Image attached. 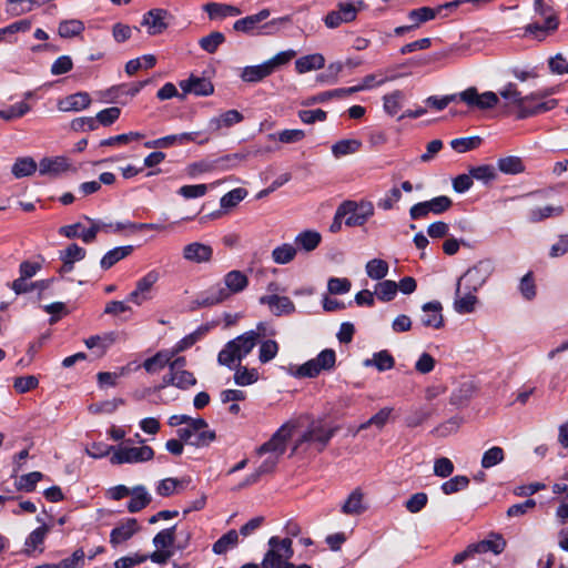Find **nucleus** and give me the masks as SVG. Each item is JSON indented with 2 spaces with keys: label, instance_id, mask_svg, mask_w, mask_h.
<instances>
[{
  "label": "nucleus",
  "instance_id": "obj_1",
  "mask_svg": "<svg viewBox=\"0 0 568 568\" xmlns=\"http://www.w3.org/2000/svg\"><path fill=\"white\" fill-rule=\"evenodd\" d=\"M264 323H258L256 331L252 329L227 342L217 355V363L230 369H235L234 383L239 386L252 385L258 379V372L255 368H247L241 365L261 338V331Z\"/></svg>",
  "mask_w": 568,
  "mask_h": 568
},
{
  "label": "nucleus",
  "instance_id": "obj_2",
  "mask_svg": "<svg viewBox=\"0 0 568 568\" xmlns=\"http://www.w3.org/2000/svg\"><path fill=\"white\" fill-rule=\"evenodd\" d=\"M498 94L505 100L506 108H517V119H526L537 115L552 110L557 105V100L555 99L530 105L529 102L531 100H537L544 95L540 93H532L530 95L523 97L515 83L506 84L501 90H499Z\"/></svg>",
  "mask_w": 568,
  "mask_h": 568
},
{
  "label": "nucleus",
  "instance_id": "obj_3",
  "mask_svg": "<svg viewBox=\"0 0 568 568\" xmlns=\"http://www.w3.org/2000/svg\"><path fill=\"white\" fill-rule=\"evenodd\" d=\"M224 286L217 284L207 290L193 303L192 310L210 307L227 300L232 294L243 292L248 285V277L241 271H230L224 275Z\"/></svg>",
  "mask_w": 568,
  "mask_h": 568
},
{
  "label": "nucleus",
  "instance_id": "obj_4",
  "mask_svg": "<svg viewBox=\"0 0 568 568\" xmlns=\"http://www.w3.org/2000/svg\"><path fill=\"white\" fill-rule=\"evenodd\" d=\"M338 426L327 424L323 419L312 420L302 435L295 440L293 453L298 449H314L322 453L335 436Z\"/></svg>",
  "mask_w": 568,
  "mask_h": 568
},
{
  "label": "nucleus",
  "instance_id": "obj_5",
  "mask_svg": "<svg viewBox=\"0 0 568 568\" xmlns=\"http://www.w3.org/2000/svg\"><path fill=\"white\" fill-rule=\"evenodd\" d=\"M270 14L268 9H263L255 14L246 16L234 22L233 30L248 36H272L280 30L282 23L290 21L288 17H281L262 23Z\"/></svg>",
  "mask_w": 568,
  "mask_h": 568
},
{
  "label": "nucleus",
  "instance_id": "obj_6",
  "mask_svg": "<svg viewBox=\"0 0 568 568\" xmlns=\"http://www.w3.org/2000/svg\"><path fill=\"white\" fill-rule=\"evenodd\" d=\"M268 546L270 549L261 562L262 568L293 567V564L288 561L293 556L292 540L290 538L280 539L278 537H271Z\"/></svg>",
  "mask_w": 568,
  "mask_h": 568
},
{
  "label": "nucleus",
  "instance_id": "obj_7",
  "mask_svg": "<svg viewBox=\"0 0 568 568\" xmlns=\"http://www.w3.org/2000/svg\"><path fill=\"white\" fill-rule=\"evenodd\" d=\"M176 434L185 444L195 447L209 446L216 437L203 418H194L187 426L179 428Z\"/></svg>",
  "mask_w": 568,
  "mask_h": 568
},
{
  "label": "nucleus",
  "instance_id": "obj_8",
  "mask_svg": "<svg viewBox=\"0 0 568 568\" xmlns=\"http://www.w3.org/2000/svg\"><path fill=\"white\" fill-rule=\"evenodd\" d=\"M495 271L494 262L489 258L478 261L469 267L463 276L459 277L456 293L459 294L463 286L473 291H478L491 276Z\"/></svg>",
  "mask_w": 568,
  "mask_h": 568
},
{
  "label": "nucleus",
  "instance_id": "obj_9",
  "mask_svg": "<svg viewBox=\"0 0 568 568\" xmlns=\"http://www.w3.org/2000/svg\"><path fill=\"white\" fill-rule=\"evenodd\" d=\"M338 215H346L345 224L347 226H362L374 215V205L372 202L344 201L338 206Z\"/></svg>",
  "mask_w": 568,
  "mask_h": 568
},
{
  "label": "nucleus",
  "instance_id": "obj_10",
  "mask_svg": "<svg viewBox=\"0 0 568 568\" xmlns=\"http://www.w3.org/2000/svg\"><path fill=\"white\" fill-rule=\"evenodd\" d=\"M154 457L152 447L143 445L140 447L120 446L114 449L110 460L113 465L136 464L151 460Z\"/></svg>",
  "mask_w": 568,
  "mask_h": 568
},
{
  "label": "nucleus",
  "instance_id": "obj_11",
  "mask_svg": "<svg viewBox=\"0 0 568 568\" xmlns=\"http://www.w3.org/2000/svg\"><path fill=\"white\" fill-rule=\"evenodd\" d=\"M293 429L294 425L290 423L283 424L267 442L256 449V453L258 455L274 454V457L278 458L285 453L286 444L292 437Z\"/></svg>",
  "mask_w": 568,
  "mask_h": 568
},
{
  "label": "nucleus",
  "instance_id": "obj_12",
  "mask_svg": "<svg viewBox=\"0 0 568 568\" xmlns=\"http://www.w3.org/2000/svg\"><path fill=\"white\" fill-rule=\"evenodd\" d=\"M458 98L469 106L479 110H488L496 106L499 102L498 94L491 91L478 93L475 87H470L458 94Z\"/></svg>",
  "mask_w": 568,
  "mask_h": 568
},
{
  "label": "nucleus",
  "instance_id": "obj_13",
  "mask_svg": "<svg viewBox=\"0 0 568 568\" xmlns=\"http://www.w3.org/2000/svg\"><path fill=\"white\" fill-rule=\"evenodd\" d=\"M358 9L353 2H339L337 10L329 11L325 18L324 23L329 29H335L342 23H348L356 19Z\"/></svg>",
  "mask_w": 568,
  "mask_h": 568
},
{
  "label": "nucleus",
  "instance_id": "obj_14",
  "mask_svg": "<svg viewBox=\"0 0 568 568\" xmlns=\"http://www.w3.org/2000/svg\"><path fill=\"white\" fill-rule=\"evenodd\" d=\"M159 278L160 275L158 271L152 270L148 272L142 278H140L136 282L135 290L129 294L128 301L136 305H141L143 302L150 300L151 288L159 281Z\"/></svg>",
  "mask_w": 568,
  "mask_h": 568
},
{
  "label": "nucleus",
  "instance_id": "obj_15",
  "mask_svg": "<svg viewBox=\"0 0 568 568\" xmlns=\"http://www.w3.org/2000/svg\"><path fill=\"white\" fill-rule=\"evenodd\" d=\"M260 304L267 305L274 316L291 315L295 312V304L287 296L267 294L258 298Z\"/></svg>",
  "mask_w": 568,
  "mask_h": 568
},
{
  "label": "nucleus",
  "instance_id": "obj_16",
  "mask_svg": "<svg viewBox=\"0 0 568 568\" xmlns=\"http://www.w3.org/2000/svg\"><path fill=\"white\" fill-rule=\"evenodd\" d=\"M169 12L165 9L155 8L144 13L142 26L148 28L150 36H158L163 33L168 28L166 18Z\"/></svg>",
  "mask_w": 568,
  "mask_h": 568
},
{
  "label": "nucleus",
  "instance_id": "obj_17",
  "mask_svg": "<svg viewBox=\"0 0 568 568\" xmlns=\"http://www.w3.org/2000/svg\"><path fill=\"white\" fill-rule=\"evenodd\" d=\"M70 169L71 164L65 156H47L39 162V173L43 176L58 178Z\"/></svg>",
  "mask_w": 568,
  "mask_h": 568
},
{
  "label": "nucleus",
  "instance_id": "obj_18",
  "mask_svg": "<svg viewBox=\"0 0 568 568\" xmlns=\"http://www.w3.org/2000/svg\"><path fill=\"white\" fill-rule=\"evenodd\" d=\"M100 224H91L85 229L81 223H74L60 227L59 233L68 239H81L85 244L94 242L97 234L100 232Z\"/></svg>",
  "mask_w": 568,
  "mask_h": 568
},
{
  "label": "nucleus",
  "instance_id": "obj_19",
  "mask_svg": "<svg viewBox=\"0 0 568 568\" xmlns=\"http://www.w3.org/2000/svg\"><path fill=\"white\" fill-rule=\"evenodd\" d=\"M183 258L191 263H207L213 257V248L209 244L193 242L183 247Z\"/></svg>",
  "mask_w": 568,
  "mask_h": 568
},
{
  "label": "nucleus",
  "instance_id": "obj_20",
  "mask_svg": "<svg viewBox=\"0 0 568 568\" xmlns=\"http://www.w3.org/2000/svg\"><path fill=\"white\" fill-rule=\"evenodd\" d=\"M180 87L183 91L181 99H184L185 94L194 93L197 97H206L213 93L214 87L209 79L190 77L187 80L180 82Z\"/></svg>",
  "mask_w": 568,
  "mask_h": 568
},
{
  "label": "nucleus",
  "instance_id": "obj_21",
  "mask_svg": "<svg viewBox=\"0 0 568 568\" xmlns=\"http://www.w3.org/2000/svg\"><path fill=\"white\" fill-rule=\"evenodd\" d=\"M442 304L438 301L427 302L422 306V323L426 327L435 329L444 326V317L442 314Z\"/></svg>",
  "mask_w": 568,
  "mask_h": 568
},
{
  "label": "nucleus",
  "instance_id": "obj_22",
  "mask_svg": "<svg viewBox=\"0 0 568 568\" xmlns=\"http://www.w3.org/2000/svg\"><path fill=\"white\" fill-rule=\"evenodd\" d=\"M138 530V520L135 518H128L124 523H121L111 530L110 542L113 547H116L131 539Z\"/></svg>",
  "mask_w": 568,
  "mask_h": 568
},
{
  "label": "nucleus",
  "instance_id": "obj_23",
  "mask_svg": "<svg viewBox=\"0 0 568 568\" xmlns=\"http://www.w3.org/2000/svg\"><path fill=\"white\" fill-rule=\"evenodd\" d=\"M91 104V98L87 92L70 94L58 102V109L62 112H78Z\"/></svg>",
  "mask_w": 568,
  "mask_h": 568
},
{
  "label": "nucleus",
  "instance_id": "obj_24",
  "mask_svg": "<svg viewBox=\"0 0 568 568\" xmlns=\"http://www.w3.org/2000/svg\"><path fill=\"white\" fill-rule=\"evenodd\" d=\"M243 119V114L237 110H229L220 116L212 118L207 123V130L212 133H216L222 128H231L234 124L242 122Z\"/></svg>",
  "mask_w": 568,
  "mask_h": 568
},
{
  "label": "nucleus",
  "instance_id": "obj_25",
  "mask_svg": "<svg viewBox=\"0 0 568 568\" xmlns=\"http://www.w3.org/2000/svg\"><path fill=\"white\" fill-rule=\"evenodd\" d=\"M364 494L361 488H355L341 506V511L347 516H357L366 511Z\"/></svg>",
  "mask_w": 568,
  "mask_h": 568
},
{
  "label": "nucleus",
  "instance_id": "obj_26",
  "mask_svg": "<svg viewBox=\"0 0 568 568\" xmlns=\"http://www.w3.org/2000/svg\"><path fill=\"white\" fill-rule=\"evenodd\" d=\"M203 9L211 20H222L226 17H236L242 13L240 8L235 6L217 2H209L204 4Z\"/></svg>",
  "mask_w": 568,
  "mask_h": 568
},
{
  "label": "nucleus",
  "instance_id": "obj_27",
  "mask_svg": "<svg viewBox=\"0 0 568 568\" xmlns=\"http://www.w3.org/2000/svg\"><path fill=\"white\" fill-rule=\"evenodd\" d=\"M131 499L128 503V510L131 514L139 513L149 506L152 501V496L143 485H138L132 488Z\"/></svg>",
  "mask_w": 568,
  "mask_h": 568
},
{
  "label": "nucleus",
  "instance_id": "obj_28",
  "mask_svg": "<svg viewBox=\"0 0 568 568\" xmlns=\"http://www.w3.org/2000/svg\"><path fill=\"white\" fill-rule=\"evenodd\" d=\"M477 291L465 288L463 286L459 294L456 293L457 297L454 302V308L459 314H468L474 312L475 305L478 302L475 295Z\"/></svg>",
  "mask_w": 568,
  "mask_h": 568
},
{
  "label": "nucleus",
  "instance_id": "obj_29",
  "mask_svg": "<svg viewBox=\"0 0 568 568\" xmlns=\"http://www.w3.org/2000/svg\"><path fill=\"white\" fill-rule=\"evenodd\" d=\"M41 6L42 0H7L4 10L10 17H19Z\"/></svg>",
  "mask_w": 568,
  "mask_h": 568
},
{
  "label": "nucleus",
  "instance_id": "obj_30",
  "mask_svg": "<svg viewBox=\"0 0 568 568\" xmlns=\"http://www.w3.org/2000/svg\"><path fill=\"white\" fill-rule=\"evenodd\" d=\"M322 235L317 231L306 230L298 233L295 236L294 244L296 250H302L305 252L314 251L321 243Z\"/></svg>",
  "mask_w": 568,
  "mask_h": 568
},
{
  "label": "nucleus",
  "instance_id": "obj_31",
  "mask_svg": "<svg viewBox=\"0 0 568 568\" xmlns=\"http://www.w3.org/2000/svg\"><path fill=\"white\" fill-rule=\"evenodd\" d=\"M173 357L170 349L160 351L152 357L146 358L142 366L148 373L154 374L168 366Z\"/></svg>",
  "mask_w": 568,
  "mask_h": 568
},
{
  "label": "nucleus",
  "instance_id": "obj_32",
  "mask_svg": "<svg viewBox=\"0 0 568 568\" xmlns=\"http://www.w3.org/2000/svg\"><path fill=\"white\" fill-rule=\"evenodd\" d=\"M133 252L132 245L118 246L108 251L100 261L102 270H109Z\"/></svg>",
  "mask_w": 568,
  "mask_h": 568
},
{
  "label": "nucleus",
  "instance_id": "obj_33",
  "mask_svg": "<svg viewBox=\"0 0 568 568\" xmlns=\"http://www.w3.org/2000/svg\"><path fill=\"white\" fill-rule=\"evenodd\" d=\"M38 169V164L31 156H22L18 158L12 168L11 173L16 179H22L27 176H31L36 173Z\"/></svg>",
  "mask_w": 568,
  "mask_h": 568
},
{
  "label": "nucleus",
  "instance_id": "obj_34",
  "mask_svg": "<svg viewBox=\"0 0 568 568\" xmlns=\"http://www.w3.org/2000/svg\"><path fill=\"white\" fill-rule=\"evenodd\" d=\"M271 74L270 65L263 62L262 64L245 67L241 73V79L245 82L255 83Z\"/></svg>",
  "mask_w": 568,
  "mask_h": 568
},
{
  "label": "nucleus",
  "instance_id": "obj_35",
  "mask_svg": "<svg viewBox=\"0 0 568 568\" xmlns=\"http://www.w3.org/2000/svg\"><path fill=\"white\" fill-rule=\"evenodd\" d=\"M394 365L395 359L386 349L374 353L372 358H367L364 361V366H374L379 372L392 369Z\"/></svg>",
  "mask_w": 568,
  "mask_h": 568
},
{
  "label": "nucleus",
  "instance_id": "obj_36",
  "mask_svg": "<svg viewBox=\"0 0 568 568\" xmlns=\"http://www.w3.org/2000/svg\"><path fill=\"white\" fill-rule=\"evenodd\" d=\"M325 59L320 53L304 55L295 61V69L298 73H306L324 67Z\"/></svg>",
  "mask_w": 568,
  "mask_h": 568
},
{
  "label": "nucleus",
  "instance_id": "obj_37",
  "mask_svg": "<svg viewBox=\"0 0 568 568\" xmlns=\"http://www.w3.org/2000/svg\"><path fill=\"white\" fill-rule=\"evenodd\" d=\"M239 544V532L235 529H231L222 535L213 544V552L216 555H223L230 549L234 548Z\"/></svg>",
  "mask_w": 568,
  "mask_h": 568
},
{
  "label": "nucleus",
  "instance_id": "obj_38",
  "mask_svg": "<svg viewBox=\"0 0 568 568\" xmlns=\"http://www.w3.org/2000/svg\"><path fill=\"white\" fill-rule=\"evenodd\" d=\"M438 16V10L430 7H420L414 10H410L407 14L409 21H412L413 27L416 29L422 23L430 21Z\"/></svg>",
  "mask_w": 568,
  "mask_h": 568
},
{
  "label": "nucleus",
  "instance_id": "obj_39",
  "mask_svg": "<svg viewBox=\"0 0 568 568\" xmlns=\"http://www.w3.org/2000/svg\"><path fill=\"white\" fill-rule=\"evenodd\" d=\"M497 168L505 174H519L525 171V165L519 156H505L497 161Z\"/></svg>",
  "mask_w": 568,
  "mask_h": 568
},
{
  "label": "nucleus",
  "instance_id": "obj_40",
  "mask_svg": "<svg viewBox=\"0 0 568 568\" xmlns=\"http://www.w3.org/2000/svg\"><path fill=\"white\" fill-rule=\"evenodd\" d=\"M362 146V142L356 139H345L337 141L332 145V153L336 159L353 154L357 152Z\"/></svg>",
  "mask_w": 568,
  "mask_h": 568
},
{
  "label": "nucleus",
  "instance_id": "obj_41",
  "mask_svg": "<svg viewBox=\"0 0 568 568\" xmlns=\"http://www.w3.org/2000/svg\"><path fill=\"white\" fill-rule=\"evenodd\" d=\"M84 31V23L78 19L63 20L59 23L58 33L61 38L69 39L80 36Z\"/></svg>",
  "mask_w": 568,
  "mask_h": 568
},
{
  "label": "nucleus",
  "instance_id": "obj_42",
  "mask_svg": "<svg viewBox=\"0 0 568 568\" xmlns=\"http://www.w3.org/2000/svg\"><path fill=\"white\" fill-rule=\"evenodd\" d=\"M366 274L369 278L381 281L388 274V263L382 258H373L366 263Z\"/></svg>",
  "mask_w": 568,
  "mask_h": 568
},
{
  "label": "nucleus",
  "instance_id": "obj_43",
  "mask_svg": "<svg viewBox=\"0 0 568 568\" xmlns=\"http://www.w3.org/2000/svg\"><path fill=\"white\" fill-rule=\"evenodd\" d=\"M392 408L384 407L379 409L375 415H373L368 420L362 423L357 428L356 433H359L361 430L367 429L371 426H375L378 429H382L386 423L389 419Z\"/></svg>",
  "mask_w": 568,
  "mask_h": 568
},
{
  "label": "nucleus",
  "instance_id": "obj_44",
  "mask_svg": "<svg viewBox=\"0 0 568 568\" xmlns=\"http://www.w3.org/2000/svg\"><path fill=\"white\" fill-rule=\"evenodd\" d=\"M297 250L293 244L284 243L272 251V258L276 264H287L294 260Z\"/></svg>",
  "mask_w": 568,
  "mask_h": 568
},
{
  "label": "nucleus",
  "instance_id": "obj_45",
  "mask_svg": "<svg viewBox=\"0 0 568 568\" xmlns=\"http://www.w3.org/2000/svg\"><path fill=\"white\" fill-rule=\"evenodd\" d=\"M225 36L220 31H213L199 40L200 48L207 53H215L217 48L224 43Z\"/></svg>",
  "mask_w": 568,
  "mask_h": 568
},
{
  "label": "nucleus",
  "instance_id": "obj_46",
  "mask_svg": "<svg viewBox=\"0 0 568 568\" xmlns=\"http://www.w3.org/2000/svg\"><path fill=\"white\" fill-rule=\"evenodd\" d=\"M374 293L379 301L389 302L396 296L397 283L390 280L382 281L376 284Z\"/></svg>",
  "mask_w": 568,
  "mask_h": 568
},
{
  "label": "nucleus",
  "instance_id": "obj_47",
  "mask_svg": "<svg viewBox=\"0 0 568 568\" xmlns=\"http://www.w3.org/2000/svg\"><path fill=\"white\" fill-rule=\"evenodd\" d=\"M31 110L30 104L24 101H20L16 104L10 105L7 109L0 110V119L6 121H12L14 119L22 118Z\"/></svg>",
  "mask_w": 568,
  "mask_h": 568
},
{
  "label": "nucleus",
  "instance_id": "obj_48",
  "mask_svg": "<svg viewBox=\"0 0 568 568\" xmlns=\"http://www.w3.org/2000/svg\"><path fill=\"white\" fill-rule=\"evenodd\" d=\"M469 173L471 174L473 179L480 181L484 184H488L497 178V172L490 164L474 166L469 170Z\"/></svg>",
  "mask_w": 568,
  "mask_h": 568
},
{
  "label": "nucleus",
  "instance_id": "obj_49",
  "mask_svg": "<svg viewBox=\"0 0 568 568\" xmlns=\"http://www.w3.org/2000/svg\"><path fill=\"white\" fill-rule=\"evenodd\" d=\"M469 485V478L464 475H457L442 484V490L445 495H452L464 490Z\"/></svg>",
  "mask_w": 568,
  "mask_h": 568
},
{
  "label": "nucleus",
  "instance_id": "obj_50",
  "mask_svg": "<svg viewBox=\"0 0 568 568\" xmlns=\"http://www.w3.org/2000/svg\"><path fill=\"white\" fill-rule=\"evenodd\" d=\"M505 459V453L501 447L494 446L486 450L481 457V467L491 468Z\"/></svg>",
  "mask_w": 568,
  "mask_h": 568
},
{
  "label": "nucleus",
  "instance_id": "obj_51",
  "mask_svg": "<svg viewBox=\"0 0 568 568\" xmlns=\"http://www.w3.org/2000/svg\"><path fill=\"white\" fill-rule=\"evenodd\" d=\"M535 9V12L544 19V22L547 23L548 29H558L559 27V18L555 12L554 8L548 4H540Z\"/></svg>",
  "mask_w": 568,
  "mask_h": 568
},
{
  "label": "nucleus",
  "instance_id": "obj_52",
  "mask_svg": "<svg viewBox=\"0 0 568 568\" xmlns=\"http://www.w3.org/2000/svg\"><path fill=\"white\" fill-rule=\"evenodd\" d=\"M557 29H548L547 23L531 22L525 27V36L532 37L537 41H544L549 34Z\"/></svg>",
  "mask_w": 568,
  "mask_h": 568
},
{
  "label": "nucleus",
  "instance_id": "obj_53",
  "mask_svg": "<svg viewBox=\"0 0 568 568\" xmlns=\"http://www.w3.org/2000/svg\"><path fill=\"white\" fill-rule=\"evenodd\" d=\"M481 143L479 136L458 138L450 141V146L458 153H465L467 151L478 148Z\"/></svg>",
  "mask_w": 568,
  "mask_h": 568
},
{
  "label": "nucleus",
  "instance_id": "obj_54",
  "mask_svg": "<svg viewBox=\"0 0 568 568\" xmlns=\"http://www.w3.org/2000/svg\"><path fill=\"white\" fill-rule=\"evenodd\" d=\"M85 562V552L82 548L75 549L68 558L62 559L55 565V568H82Z\"/></svg>",
  "mask_w": 568,
  "mask_h": 568
},
{
  "label": "nucleus",
  "instance_id": "obj_55",
  "mask_svg": "<svg viewBox=\"0 0 568 568\" xmlns=\"http://www.w3.org/2000/svg\"><path fill=\"white\" fill-rule=\"evenodd\" d=\"M478 554H485L493 551L495 555H499L506 547V541L498 536L495 540H481L475 544Z\"/></svg>",
  "mask_w": 568,
  "mask_h": 568
},
{
  "label": "nucleus",
  "instance_id": "obj_56",
  "mask_svg": "<svg viewBox=\"0 0 568 568\" xmlns=\"http://www.w3.org/2000/svg\"><path fill=\"white\" fill-rule=\"evenodd\" d=\"M404 93L396 90L384 97V109L389 115H395L402 108Z\"/></svg>",
  "mask_w": 568,
  "mask_h": 568
},
{
  "label": "nucleus",
  "instance_id": "obj_57",
  "mask_svg": "<svg viewBox=\"0 0 568 568\" xmlns=\"http://www.w3.org/2000/svg\"><path fill=\"white\" fill-rule=\"evenodd\" d=\"M247 191L243 187H236L221 197L220 204L223 209L236 206L245 196Z\"/></svg>",
  "mask_w": 568,
  "mask_h": 568
},
{
  "label": "nucleus",
  "instance_id": "obj_58",
  "mask_svg": "<svg viewBox=\"0 0 568 568\" xmlns=\"http://www.w3.org/2000/svg\"><path fill=\"white\" fill-rule=\"evenodd\" d=\"M43 478V474L40 471H31L29 474L20 476L17 481V488L23 491H32L36 488L38 481Z\"/></svg>",
  "mask_w": 568,
  "mask_h": 568
},
{
  "label": "nucleus",
  "instance_id": "obj_59",
  "mask_svg": "<svg viewBox=\"0 0 568 568\" xmlns=\"http://www.w3.org/2000/svg\"><path fill=\"white\" fill-rule=\"evenodd\" d=\"M278 352V344L274 339H266L261 343L258 349V359L265 364L272 361Z\"/></svg>",
  "mask_w": 568,
  "mask_h": 568
},
{
  "label": "nucleus",
  "instance_id": "obj_60",
  "mask_svg": "<svg viewBox=\"0 0 568 568\" xmlns=\"http://www.w3.org/2000/svg\"><path fill=\"white\" fill-rule=\"evenodd\" d=\"M175 527H170L158 532L153 538V544L156 548H169L175 540Z\"/></svg>",
  "mask_w": 568,
  "mask_h": 568
},
{
  "label": "nucleus",
  "instance_id": "obj_61",
  "mask_svg": "<svg viewBox=\"0 0 568 568\" xmlns=\"http://www.w3.org/2000/svg\"><path fill=\"white\" fill-rule=\"evenodd\" d=\"M120 114L121 109L118 106H111L100 111L94 118L97 121V126L99 124L103 126H109L113 124L120 118Z\"/></svg>",
  "mask_w": 568,
  "mask_h": 568
},
{
  "label": "nucleus",
  "instance_id": "obj_62",
  "mask_svg": "<svg viewBox=\"0 0 568 568\" xmlns=\"http://www.w3.org/2000/svg\"><path fill=\"white\" fill-rule=\"evenodd\" d=\"M452 199L446 195L436 196L427 201L428 210L430 213L434 214H442L448 211L452 207Z\"/></svg>",
  "mask_w": 568,
  "mask_h": 568
},
{
  "label": "nucleus",
  "instance_id": "obj_63",
  "mask_svg": "<svg viewBox=\"0 0 568 568\" xmlns=\"http://www.w3.org/2000/svg\"><path fill=\"white\" fill-rule=\"evenodd\" d=\"M432 416V410L427 408H418L406 416L405 423L407 427L414 428L425 423Z\"/></svg>",
  "mask_w": 568,
  "mask_h": 568
},
{
  "label": "nucleus",
  "instance_id": "obj_64",
  "mask_svg": "<svg viewBox=\"0 0 568 568\" xmlns=\"http://www.w3.org/2000/svg\"><path fill=\"white\" fill-rule=\"evenodd\" d=\"M427 494L416 493L405 501V507L409 513L417 514L427 505Z\"/></svg>",
  "mask_w": 568,
  "mask_h": 568
}]
</instances>
